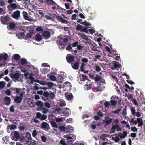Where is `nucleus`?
<instances>
[{
  "label": "nucleus",
  "mask_w": 145,
  "mask_h": 145,
  "mask_svg": "<svg viewBox=\"0 0 145 145\" xmlns=\"http://www.w3.org/2000/svg\"><path fill=\"white\" fill-rule=\"evenodd\" d=\"M68 42V39L63 38L59 39L58 41L57 42L59 45V48L61 49H63L64 48V47L66 46V43Z\"/></svg>",
  "instance_id": "nucleus-1"
},
{
  "label": "nucleus",
  "mask_w": 145,
  "mask_h": 145,
  "mask_svg": "<svg viewBox=\"0 0 145 145\" xmlns=\"http://www.w3.org/2000/svg\"><path fill=\"white\" fill-rule=\"evenodd\" d=\"M2 24L4 25H8L10 20V17L8 14L6 16H2L0 18Z\"/></svg>",
  "instance_id": "nucleus-2"
},
{
  "label": "nucleus",
  "mask_w": 145,
  "mask_h": 145,
  "mask_svg": "<svg viewBox=\"0 0 145 145\" xmlns=\"http://www.w3.org/2000/svg\"><path fill=\"white\" fill-rule=\"evenodd\" d=\"M20 135L18 131H14L11 134V138L12 139L15 141H18L20 138Z\"/></svg>",
  "instance_id": "nucleus-3"
},
{
  "label": "nucleus",
  "mask_w": 145,
  "mask_h": 145,
  "mask_svg": "<svg viewBox=\"0 0 145 145\" xmlns=\"http://www.w3.org/2000/svg\"><path fill=\"white\" fill-rule=\"evenodd\" d=\"M25 93V92H22L20 94L19 96H16L15 98L14 101L16 103H20L22 101L23 98L24 94Z\"/></svg>",
  "instance_id": "nucleus-4"
},
{
  "label": "nucleus",
  "mask_w": 145,
  "mask_h": 145,
  "mask_svg": "<svg viewBox=\"0 0 145 145\" xmlns=\"http://www.w3.org/2000/svg\"><path fill=\"white\" fill-rule=\"evenodd\" d=\"M40 127L41 129H43L45 131H48L50 129L49 124L45 122H43L42 123Z\"/></svg>",
  "instance_id": "nucleus-5"
},
{
  "label": "nucleus",
  "mask_w": 145,
  "mask_h": 145,
  "mask_svg": "<svg viewBox=\"0 0 145 145\" xmlns=\"http://www.w3.org/2000/svg\"><path fill=\"white\" fill-rule=\"evenodd\" d=\"M66 59L68 63L69 64L72 63L74 61L75 59L73 56H71V54H69L67 55L66 57Z\"/></svg>",
  "instance_id": "nucleus-6"
},
{
  "label": "nucleus",
  "mask_w": 145,
  "mask_h": 145,
  "mask_svg": "<svg viewBox=\"0 0 145 145\" xmlns=\"http://www.w3.org/2000/svg\"><path fill=\"white\" fill-rule=\"evenodd\" d=\"M47 117V116L44 114L42 115L41 113L39 112H37L36 113V118L40 120H46Z\"/></svg>",
  "instance_id": "nucleus-7"
},
{
  "label": "nucleus",
  "mask_w": 145,
  "mask_h": 145,
  "mask_svg": "<svg viewBox=\"0 0 145 145\" xmlns=\"http://www.w3.org/2000/svg\"><path fill=\"white\" fill-rule=\"evenodd\" d=\"M112 100L110 101L111 105L113 106H115L117 103V101L119 100V98L117 96L112 97Z\"/></svg>",
  "instance_id": "nucleus-8"
},
{
  "label": "nucleus",
  "mask_w": 145,
  "mask_h": 145,
  "mask_svg": "<svg viewBox=\"0 0 145 145\" xmlns=\"http://www.w3.org/2000/svg\"><path fill=\"white\" fill-rule=\"evenodd\" d=\"M91 25V24L89 22H88L85 25V27H83V29L80 30L81 32H84L86 33H88L89 31L88 29L89 27H91L89 26Z\"/></svg>",
  "instance_id": "nucleus-9"
},
{
  "label": "nucleus",
  "mask_w": 145,
  "mask_h": 145,
  "mask_svg": "<svg viewBox=\"0 0 145 145\" xmlns=\"http://www.w3.org/2000/svg\"><path fill=\"white\" fill-rule=\"evenodd\" d=\"M87 80H88V76L86 75L81 74L78 78V81L80 83V82L84 81Z\"/></svg>",
  "instance_id": "nucleus-10"
},
{
  "label": "nucleus",
  "mask_w": 145,
  "mask_h": 145,
  "mask_svg": "<svg viewBox=\"0 0 145 145\" xmlns=\"http://www.w3.org/2000/svg\"><path fill=\"white\" fill-rule=\"evenodd\" d=\"M81 62L79 59H78L77 62L74 63H72L71 65L72 67L75 70H77L80 66V64Z\"/></svg>",
  "instance_id": "nucleus-11"
},
{
  "label": "nucleus",
  "mask_w": 145,
  "mask_h": 145,
  "mask_svg": "<svg viewBox=\"0 0 145 145\" xmlns=\"http://www.w3.org/2000/svg\"><path fill=\"white\" fill-rule=\"evenodd\" d=\"M10 90L11 91L12 93L14 94H19L20 92L22 91V89L19 88H16L12 87L10 88Z\"/></svg>",
  "instance_id": "nucleus-12"
},
{
  "label": "nucleus",
  "mask_w": 145,
  "mask_h": 145,
  "mask_svg": "<svg viewBox=\"0 0 145 145\" xmlns=\"http://www.w3.org/2000/svg\"><path fill=\"white\" fill-rule=\"evenodd\" d=\"M20 12L19 10H17L14 12L13 14L11 16V17L14 18V19L18 20L19 19L20 17Z\"/></svg>",
  "instance_id": "nucleus-13"
},
{
  "label": "nucleus",
  "mask_w": 145,
  "mask_h": 145,
  "mask_svg": "<svg viewBox=\"0 0 145 145\" xmlns=\"http://www.w3.org/2000/svg\"><path fill=\"white\" fill-rule=\"evenodd\" d=\"M35 105L38 107L37 110L40 111V110L44 107V104L40 100H39L35 102Z\"/></svg>",
  "instance_id": "nucleus-14"
},
{
  "label": "nucleus",
  "mask_w": 145,
  "mask_h": 145,
  "mask_svg": "<svg viewBox=\"0 0 145 145\" xmlns=\"http://www.w3.org/2000/svg\"><path fill=\"white\" fill-rule=\"evenodd\" d=\"M16 128L17 126L15 125H8L7 127V130L8 132L10 133V130H14Z\"/></svg>",
  "instance_id": "nucleus-15"
},
{
  "label": "nucleus",
  "mask_w": 145,
  "mask_h": 145,
  "mask_svg": "<svg viewBox=\"0 0 145 145\" xmlns=\"http://www.w3.org/2000/svg\"><path fill=\"white\" fill-rule=\"evenodd\" d=\"M42 36L45 39H47L50 37L51 34L48 31H45L42 33Z\"/></svg>",
  "instance_id": "nucleus-16"
},
{
  "label": "nucleus",
  "mask_w": 145,
  "mask_h": 145,
  "mask_svg": "<svg viewBox=\"0 0 145 145\" xmlns=\"http://www.w3.org/2000/svg\"><path fill=\"white\" fill-rule=\"evenodd\" d=\"M113 66L112 67L111 69L112 70H114L115 69H117V68H119L121 66V64H119L118 62H116V61H114L113 62Z\"/></svg>",
  "instance_id": "nucleus-17"
},
{
  "label": "nucleus",
  "mask_w": 145,
  "mask_h": 145,
  "mask_svg": "<svg viewBox=\"0 0 145 145\" xmlns=\"http://www.w3.org/2000/svg\"><path fill=\"white\" fill-rule=\"evenodd\" d=\"M55 16L59 22H61L63 23L67 24L68 22L66 20L63 19L61 17L56 15L55 14Z\"/></svg>",
  "instance_id": "nucleus-18"
},
{
  "label": "nucleus",
  "mask_w": 145,
  "mask_h": 145,
  "mask_svg": "<svg viewBox=\"0 0 145 145\" xmlns=\"http://www.w3.org/2000/svg\"><path fill=\"white\" fill-rule=\"evenodd\" d=\"M17 25L15 22H11L9 24V26L7 27V28L10 30L13 29Z\"/></svg>",
  "instance_id": "nucleus-19"
},
{
  "label": "nucleus",
  "mask_w": 145,
  "mask_h": 145,
  "mask_svg": "<svg viewBox=\"0 0 145 145\" xmlns=\"http://www.w3.org/2000/svg\"><path fill=\"white\" fill-rule=\"evenodd\" d=\"M10 76L12 79L14 78L16 80H18L19 78V74L18 73H16L14 74L11 73L10 74Z\"/></svg>",
  "instance_id": "nucleus-20"
},
{
  "label": "nucleus",
  "mask_w": 145,
  "mask_h": 145,
  "mask_svg": "<svg viewBox=\"0 0 145 145\" xmlns=\"http://www.w3.org/2000/svg\"><path fill=\"white\" fill-rule=\"evenodd\" d=\"M4 99L5 101V104L7 105H9L11 103V99L10 97H5Z\"/></svg>",
  "instance_id": "nucleus-21"
},
{
  "label": "nucleus",
  "mask_w": 145,
  "mask_h": 145,
  "mask_svg": "<svg viewBox=\"0 0 145 145\" xmlns=\"http://www.w3.org/2000/svg\"><path fill=\"white\" fill-rule=\"evenodd\" d=\"M8 56V55L6 53H5L4 55L0 54V61L2 59H3L5 61L7 60Z\"/></svg>",
  "instance_id": "nucleus-22"
},
{
  "label": "nucleus",
  "mask_w": 145,
  "mask_h": 145,
  "mask_svg": "<svg viewBox=\"0 0 145 145\" xmlns=\"http://www.w3.org/2000/svg\"><path fill=\"white\" fill-rule=\"evenodd\" d=\"M92 88V84L91 83L88 84L87 82L86 84L84 86V88L85 90H88L91 89Z\"/></svg>",
  "instance_id": "nucleus-23"
},
{
  "label": "nucleus",
  "mask_w": 145,
  "mask_h": 145,
  "mask_svg": "<svg viewBox=\"0 0 145 145\" xmlns=\"http://www.w3.org/2000/svg\"><path fill=\"white\" fill-rule=\"evenodd\" d=\"M28 77L31 80V83H33L34 82H38V81H39L37 80H35V78L33 76V74L32 73L30 74Z\"/></svg>",
  "instance_id": "nucleus-24"
},
{
  "label": "nucleus",
  "mask_w": 145,
  "mask_h": 145,
  "mask_svg": "<svg viewBox=\"0 0 145 145\" xmlns=\"http://www.w3.org/2000/svg\"><path fill=\"white\" fill-rule=\"evenodd\" d=\"M64 111L62 112V113L65 116H67L69 115L70 112V109L67 108H65L64 109Z\"/></svg>",
  "instance_id": "nucleus-25"
},
{
  "label": "nucleus",
  "mask_w": 145,
  "mask_h": 145,
  "mask_svg": "<svg viewBox=\"0 0 145 145\" xmlns=\"http://www.w3.org/2000/svg\"><path fill=\"white\" fill-rule=\"evenodd\" d=\"M79 36H80L82 38L86 40H89L90 41L91 40L89 39H88V37L84 33H79L78 34Z\"/></svg>",
  "instance_id": "nucleus-26"
},
{
  "label": "nucleus",
  "mask_w": 145,
  "mask_h": 145,
  "mask_svg": "<svg viewBox=\"0 0 145 145\" xmlns=\"http://www.w3.org/2000/svg\"><path fill=\"white\" fill-rule=\"evenodd\" d=\"M23 14L24 17L27 20L31 21V20L28 16V14L27 12L24 11L23 12Z\"/></svg>",
  "instance_id": "nucleus-27"
},
{
  "label": "nucleus",
  "mask_w": 145,
  "mask_h": 145,
  "mask_svg": "<svg viewBox=\"0 0 145 145\" xmlns=\"http://www.w3.org/2000/svg\"><path fill=\"white\" fill-rule=\"evenodd\" d=\"M10 138L9 136H6L2 138V140L3 141V143L7 144L9 142Z\"/></svg>",
  "instance_id": "nucleus-28"
},
{
  "label": "nucleus",
  "mask_w": 145,
  "mask_h": 145,
  "mask_svg": "<svg viewBox=\"0 0 145 145\" xmlns=\"http://www.w3.org/2000/svg\"><path fill=\"white\" fill-rule=\"evenodd\" d=\"M10 7L11 8V9L15 10L18 8L17 5L15 3H12L10 4ZM10 7H9V6H8V8L9 9H10Z\"/></svg>",
  "instance_id": "nucleus-29"
},
{
  "label": "nucleus",
  "mask_w": 145,
  "mask_h": 145,
  "mask_svg": "<svg viewBox=\"0 0 145 145\" xmlns=\"http://www.w3.org/2000/svg\"><path fill=\"white\" fill-rule=\"evenodd\" d=\"M35 39L37 41H40L42 39V37L41 35L39 33H38L36 35Z\"/></svg>",
  "instance_id": "nucleus-30"
},
{
  "label": "nucleus",
  "mask_w": 145,
  "mask_h": 145,
  "mask_svg": "<svg viewBox=\"0 0 145 145\" xmlns=\"http://www.w3.org/2000/svg\"><path fill=\"white\" fill-rule=\"evenodd\" d=\"M46 3L49 5H52L54 4L57 5V4L53 0H46Z\"/></svg>",
  "instance_id": "nucleus-31"
},
{
  "label": "nucleus",
  "mask_w": 145,
  "mask_h": 145,
  "mask_svg": "<svg viewBox=\"0 0 145 145\" xmlns=\"http://www.w3.org/2000/svg\"><path fill=\"white\" fill-rule=\"evenodd\" d=\"M27 61L26 59L24 58H22L20 60V63L23 65H27Z\"/></svg>",
  "instance_id": "nucleus-32"
},
{
  "label": "nucleus",
  "mask_w": 145,
  "mask_h": 145,
  "mask_svg": "<svg viewBox=\"0 0 145 145\" xmlns=\"http://www.w3.org/2000/svg\"><path fill=\"white\" fill-rule=\"evenodd\" d=\"M118 127V125H114L111 128V131L112 133H113L115 132V129L116 128Z\"/></svg>",
  "instance_id": "nucleus-33"
},
{
  "label": "nucleus",
  "mask_w": 145,
  "mask_h": 145,
  "mask_svg": "<svg viewBox=\"0 0 145 145\" xmlns=\"http://www.w3.org/2000/svg\"><path fill=\"white\" fill-rule=\"evenodd\" d=\"M12 57L15 60H18L20 58V56L19 54H16L13 56Z\"/></svg>",
  "instance_id": "nucleus-34"
},
{
  "label": "nucleus",
  "mask_w": 145,
  "mask_h": 145,
  "mask_svg": "<svg viewBox=\"0 0 145 145\" xmlns=\"http://www.w3.org/2000/svg\"><path fill=\"white\" fill-rule=\"evenodd\" d=\"M49 93L48 91H44L43 93V96L46 97L48 100L49 99Z\"/></svg>",
  "instance_id": "nucleus-35"
},
{
  "label": "nucleus",
  "mask_w": 145,
  "mask_h": 145,
  "mask_svg": "<svg viewBox=\"0 0 145 145\" xmlns=\"http://www.w3.org/2000/svg\"><path fill=\"white\" fill-rule=\"evenodd\" d=\"M55 97V94L54 93L51 91L49 93V98H50L52 100L54 99Z\"/></svg>",
  "instance_id": "nucleus-36"
},
{
  "label": "nucleus",
  "mask_w": 145,
  "mask_h": 145,
  "mask_svg": "<svg viewBox=\"0 0 145 145\" xmlns=\"http://www.w3.org/2000/svg\"><path fill=\"white\" fill-rule=\"evenodd\" d=\"M127 132L126 131H123V134L121 135H119V137H120L121 138H125V137L127 136Z\"/></svg>",
  "instance_id": "nucleus-37"
},
{
  "label": "nucleus",
  "mask_w": 145,
  "mask_h": 145,
  "mask_svg": "<svg viewBox=\"0 0 145 145\" xmlns=\"http://www.w3.org/2000/svg\"><path fill=\"white\" fill-rule=\"evenodd\" d=\"M6 83L4 81L0 82V89H3L5 86Z\"/></svg>",
  "instance_id": "nucleus-38"
},
{
  "label": "nucleus",
  "mask_w": 145,
  "mask_h": 145,
  "mask_svg": "<svg viewBox=\"0 0 145 145\" xmlns=\"http://www.w3.org/2000/svg\"><path fill=\"white\" fill-rule=\"evenodd\" d=\"M26 137L28 140H32V139L31 137V134L29 133L28 132L26 133Z\"/></svg>",
  "instance_id": "nucleus-39"
},
{
  "label": "nucleus",
  "mask_w": 145,
  "mask_h": 145,
  "mask_svg": "<svg viewBox=\"0 0 145 145\" xmlns=\"http://www.w3.org/2000/svg\"><path fill=\"white\" fill-rule=\"evenodd\" d=\"M42 110V113L43 114H46L48 113V109L44 107L42 108L40 110V111Z\"/></svg>",
  "instance_id": "nucleus-40"
},
{
  "label": "nucleus",
  "mask_w": 145,
  "mask_h": 145,
  "mask_svg": "<svg viewBox=\"0 0 145 145\" xmlns=\"http://www.w3.org/2000/svg\"><path fill=\"white\" fill-rule=\"evenodd\" d=\"M46 84L48 85L49 88H51L53 87L54 85V84L53 83L51 82H46Z\"/></svg>",
  "instance_id": "nucleus-41"
},
{
  "label": "nucleus",
  "mask_w": 145,
  "mask_h": 145,
  "mask_svg": "<svg viewBox=\"0 0 145 145\" xmlns=\"http://www.w3.org/2000/svg\"><path fill=\"white\" fill-rule=\"evenodd\" d=\"M51 125L53 127L57 128L58 126L56 122L54 121H52L50 122Z\"/></svg>",
  "instance_id": "nucleus-42"
},
{
  "label": "nucleus",
  "mask_w": 145,
  "mask_h": 145,
  "mask_svg": "<svg viewBox=\"0 0 145 145\" xmlns=\"http://www.w3.org/2000/svg\"><path fill=\"white\" fill-rule=\"evenodd\" d=\"M24 3L28 7L30 4V0H23Z\"/></svg>",
  "instance_id": "nucleus-43"
},
{
  "label": "nucleus",
  "mask_w": 145,
  "mask_h": 145,
  "mask_svg": "<svg viewBox=\"0 0 145 145\" xmlns=\"http://www.w3.org/2000/svg\"><path fill=\"white\" fill-rule=\"evenodd\" d=\"M95 69L97 72H99L101 71V67L97 65H95L94 66Z\"/></svg>",
  "instance_id": "nucleus-44"
},
{
  "label": "nucleus",
  "mask_w": 145,
  "mask_h": 145,
  "mask_svg": "<svg viewBox=\"0 0 145 145\" xmlns=\"http://www.w3.org/2000/svg\"><path fill=\"white\" fill-rule=\"evenodd\" d=\"M32 35L30 33H29L27 34L26 35V39L29 40L32 38Z\"/></svg>",
  "instance_id": "nucleus-45"
},
{
  "label": "nucleus",
  "mask_w": 145,
  "mask_h": 145,
  "mask_svg": "<svg viewBox=\"0 0 145 145\" xmlns=\"http://www.w3.org/2000/svg\"><path fill=\"white\" fill-rule=\"evenodd\" d=\"M83 26L79 24H78L76 27V29L77 30H81L83 29Z\"/></svg>",
  "instance_id": "nucleus-46"
},
{
  "label": "nucleus",
  "mask_w": 145,
  "mask_h": 145,
  "mask_svg": "<svg viewBox=\"0 0 145 145\" xmlns=\"http://www.w3.org/2000/svg\"><path fill=\"white\" fill-rule=\"evenodd\" d=\"M49 78L52 81H55L56 80V78L55 76L54 75H52L49 77Z\"/></svg>",
  "instance_id": "nucleus-47"
},
{
  "label": "nucleus",
  "mask_w": 145,
  "mask_h": 145,
  "mask_svg": "<svg viewBox=\"0 0 145 145\" xmlns=\"http://www.w3.org/2000/svg\"><path fill=\"white\" fill-rule=\"evenodd\" d=\"M73 97V95L71 93L69 94L67 96V99L69 100L72 99Z\"/></svg>",
  "instance_id": "nucleus-48"
},
{
  "label": "nucleus",
  "mask_w": 145,
  "mask_h": 145,
  "mask_svg": "<svg viewBox=\"0 0 145 145\" xmlns=\"http://www.w3.org/2000/svg\"><path fill=\"white\" fill-rule=\"evenodd\" d=\"M112 119L110 118L109 119L106 120L105 122V123L106 125H109L112 122Z\"/></svg>",
  "instance_id": "nucleus-49"
},
{
  "label": "nucleus",
  "mask_w": 145,
  "mask_h": 145,
  "mask_svg": "<svg viewBox=\"0 0 145 145\" xmlns=\"http://www.w3.org/2000/svg\"><path fill=\"white\" fill-rule=\"evenodd\" d=\"M66 104L65 101L63 100L61 101L59 104V106L61 107L65 106H66Z\"/></svg>",
  "instance_id": "nucleus-50"
},
{
  "label": "nucleus",
  "mask_w": 145,
  "mask_h": 145,
  "mask_svg": "<svg viewBox=\"0 0 145 145\" xmlns=\"http://www.w3.org/2000/svg\"><path fill=\"white\" fill-rule=\"evenodd\" d=\"M121 110V109L119 108L116 110L112 111L111 113L115 114H118Z\"/></svg>",
  "instance_id": "nucleus-51"
},
{
  "label": "nucleus",
  "mask_w": 145,
  "mask_h": 145,
  "mask_svg": "<svg viewBox=\"0 0 145 145\" xmlns=\"http://www.w3.org/2000/svg\"><path fill=\"white\" fill-rule=\"evenodd\" d=\"M106 134H103L100 136V139L101 140H104L107 137Z\"/></svg>",
  "instance_id": "nucleus-52"
},
{
  "label": "nucleus",
  "mask_w": 145,
  "mask_h": 145,
  "mask_svg": "<svg viewBox=\"0 0 145 145\" xmlns=\"http://www.w3.org/2000/svg\"><path fill=\"white\" fill-rule=\"evenodd\" d=\"M101 79V76L98 75H96V76L94 78V80L95 81H97L100 80Z\"/></svg>",
  "instance_id": "nucleus-53"
},
{
  "label": "nucleus",
  "mask_w": 145,
  "mask_h": 145,
  "mask_svg": "<svg viewBox=\"0 0 145 145\" xmlns=\"http://www.w3.org/2000/svg\"><path fill=\"white\" fill-rule=\"evenodd\" d=\"M86 65L84 63H82L80 67V69L81 71H84V66Z\"/></svg>",
  "instance_id": "nucleus-54"
},
{
  "label": "nucleus",
  "mask_w": 145,
  "mask_h": 145,
  "mask_svg": "<svg viewBox=\"0 0 145 145\" xmlns=\"http://www.w3.org/2000/svg\"><path fill=\"white\" fill-rule=\"evenodd\" d=\"M112 139L116 142H118L120 140L119 137L118 136H116L115 138L112 137Z\"/></svg>",
  "instance_id": "nucleus-55"
},
{
  "label": "nucleus",
  "mask_w": 145,
  "mask_h": 145,
  "mask_svg": "<svg viewBox=\"0 0 145 145\" xmlns=\"http://www.w3.org/2000/svg\"><path fill=\"white\" fill-rule=\"evenodd\" d=\"M11 90L7 89L5 91V93L7 95L10 96L11 95Z\"/></svg>",
  "instance_id": "nucleus-56"
},
{
  "label": "nucleus",
  "mask_w": 145,
  "mask_h": 145,
  "mask_svg": "<svg viewBox=\"0 0 145 145\" xmlns=\"http://www.w3.org/2000/svg\"><path fill=\"white\" fill-rule=\"evenodd\" d=\"M44 106L47 108H50L51 107V105L50 103L48 102H46L44 103Z\"/></svg>",
  "instance_id": "nucleus-57"
},
{
  "label": "nucleus",
  "mask_w": 145,
  "mask_h": 145,
  "mask_svg": "<svg viewBox=\"0 0 145 145\" xmlns=\"http://www.w3.org/2000/svg\"><path fill=\"white\" fill-rule=\"evenodd\" d=\"M14 105H13L11 106L10 110L11 112L14 113V112L15 110L14 109Z\"/></svg>",
  "instance_id": "nucleus-58"
},
{
  "label": "nucleus",
  "mask_w": 145,
  "mask_h": 145,
  "mask_svg": "<svg viewBox=\"0 0 145 145\" xmlns=\"http://www.w3.org/2000/svg\"><path fill=\"white\" fill-rule=\"evenodd\" d=\"M131 110L132 112V114L133 116H135L136 112L135 109L133 108H131Z\"/></svg>",
  "instance_id": "nucleus-59"
},
{
  "label": "nucleus",
  "mask_w": 145,
  "mask_h": 145,
  "mask_svg": "<svg viewBox=\"0 0 145 145\" xmlns=\"http://www.w3.org/2000/svg\"><path fill=\"white\" fill-rule=\"evenodd\" d=\"M41 139L42 141L45 142L47 140L46 137L44 135H42L41 136Z\"/></svg>",
  "instance_id": "nucleus-60"
},
{
  "label": "nucleus",
  "mask_w": 145,
  "mask_h": 145,
  "mask_svg": "<svg viewBox=\"0 0 145 145\" xmlns=\"http://www.w3.org/2000/svg\"><path fill=\"white\" fill-rule=\"evenodd\" d=\"M131 131L133 132H137V129L135 127H132L131 128Z\"/></svg>",
  "instance_id": "nucleus-61"
},
{
  "label": "nucleus",
  "mask_w": 145,
  "mask_h": 145,
  "mask_svg": "<svg viewBox=\"0 0 145 145\" xmlns=\"http://www.w3.org/2000/svg\"><path fill=\"white\" fill-rule=\"evenodd\" d=\"M36 31H40L42 32L43 31V29L42 27H39L36 29Z\"/></svg>",
  "instance_id": "nucleus-62"
},
{
  "label": "nucleus",
  "mask_w": 145,
  "mask_h": 145,
  "mask_svg": "<svg viewBox=\"0 0 145 145\" xmlns=\"http://www.w3.org/2000/svg\"><path fill=\"white\" fill-rule=\"evenodd\" d=\"M37 131H36L35 130H34L32 133V135L33 137H35L37 134Z\"/></svg>",
  "instance_id": "nucleus-63"
},
{
  "label": "nucleus",
  "mask_w": 145,
  "mask_h": 145,
  "mask_svg": "<svg viewBox=\"0 0 145 145\" xmlns=\"http://www.w3.org/2000/svg\"><path fill=\"white\" fill-rule=\"evenodd\" d=\"M111 76L112 77V78L116 82L118 83V80L117 78V77L116 76L114 75H111Z\"/></svg>",
  "instance_id": "nucleus-64"
}]
</instances>
